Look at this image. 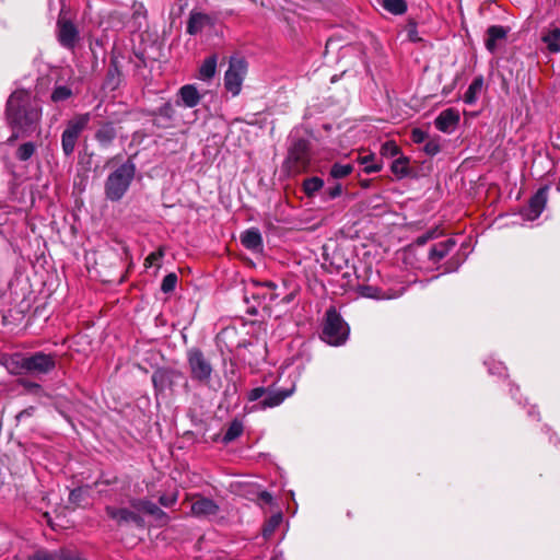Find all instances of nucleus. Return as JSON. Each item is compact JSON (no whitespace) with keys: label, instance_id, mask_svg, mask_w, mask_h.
Here are the masks:
<instances>
[{"label":"nucleus","instance_id":"423d86ee","mask_svg":"<svg viewBox=\"0 0 560 560\" xmlns=\"http://www.w3.org/2000/svg\"><path fill=\"white\" fill-rule=\"evenodd\" d=\"M246 73V60L244 58L232 57L229 62V69L224 74V88L233 96L240 94Z\"/></svg>","mask_w":560,"mask_h":560},{"label":"nucleus","instance_id":"8fccbe9b","mask_svg":"<svg viewBox=\"0 0 560 560\" xmlns=\"http://www.w3.org/2000/svg\"><path fill=\"white\" fill-rule=\"evenodd\" d=\"M20 384L30 393L37 394L42 390V386L31 381H21Z\"/></svg>","mask_w":560,"mask_h":560},{"label":"nucleus","instance_id":"0e129e2a","mask_svg":"<svg viewBox=\"0 0 560 560\" xmlns=\"http://www.w3.org/2000/svg\"><path fill=\"white\" fill-rule=\"evenodd\" d=\"M378 4L385 9V0H377Z\"/></svg>","mask_w":560,"mask_h":560},{"label":"nucleus","instance_id":"f03ea898","mask_svg":"<svg viewBox=\"0 0 560 560\" xmlns=\"http://www.w3.org/2000/svg\"><path fill=\"white\" fill-rule=\"evenodd\" d=\"M136 175V164L128 159L106 178L104 191L106 199L117 202L124 198Z\"/></svg>","mask_w":560,"mask_h":560},{"label":"nucleus","instance_id":"4d7b16f0","mask_svg":"<svg viewBox=\"0 0 560 560\" xmlns=\"http://www.w3.org/2000/svg\"><path fill=\"white\" fill-rule=\"evenodd\" d=\"M20 136H23L21 131L13 129V133L9 137L8 143L12 144L15 140H18Z\"/></svg>","mask_w":560,"mask_h":560},{"label":"nucleus","instance_id":"7ed1b4c3","mask_svg":"<svg viewBox=\"0 0 560 560\" xmlns=\"http://www.w3.org/2000/svg\"><path fill=\"white\" fill-rule=\"evenodd\" d=\"M350 328L337 312L335 306H330L322 324L320 339L332 347H340L349 338Z\"/></svg>","mask_w":560,"mask_h":560},{"label":"nucleus","instance_id":"f704fd0d","mask_svg":"<svg viewBox=\"0 0 560 560\" xmlns=\"http://www.w3.org/2000/svg\"><path fill=\"white\" fill-rule=\"evenodd\" d=\"M353 171V166L349 163H335L330 168V176L336 179L345 178Z\"/></svg>","mask_w":560,"mask_h":560},{"label":"nucleus","instance_id":"72a5a7b5","mask_svg":"<svg viewBox=\"0 0 560 560\" xmlns=\"http://www.w3.org/2000/svg\"><path fill=\"white\" fill-rule=\"evenodd\" d=\"M324 186V180L319 177H311L304 180L303 189L307 196H314Z\"/></svg>","mask_w":560,"mask_h":560},{"label":"nucleus","instance_id":"6ab92c4d","mask_svg":"<svg viewBox=\"0 0 560 560\" xmlns=\"http://www.w3.org/2000/svg\"><path fill=\"white\" fill-rule=\"evenodd\" d=\"M179 101L177 105H183L188 108L197 106L201 100V95L197 88L192 84L183 85L177 93Z\"/></svg>","mask_w":560,"mask_h":560},{"label":"nucleus","instance_id":"a18cd8bd","mask_svg":"<svg viewBox=\"0 0 560 560\" xmlns=\"http://www.w3.org/2000/svg\"><path fill=\"white\" fill-rule=\"evenodd\" d=\"M267 392H268V387H264V386L255 387L252 390H249V393L247 395V399L249 401H256L260 398H265Z\"/></svg>","mask_w":560,"mask_h":560},{"label":"nucleus","instance_id":"f257e3e1","mask_svg":"<svg viewBox=\"0 0 560 560\" xmlns=\"http://www.w3.org/2000/svg\"><path fill=\"white\" fill-rule=\"evenodd\" d=\"M42 110L25 90L14 91L7 101L5 117L12 129L21 131L23 136L33 133L40 120Z\"/></svg>","mask_w":560,"mask_h":560},{"label":"nucleus","instance_id":"b1692460","mask_svg":"<svg viewBox=\"0 0 560 560\" xmlns=\"http://www.w3.org/2000/svg\"><path fill=\"white\" fill-rule=\"evenodd\" d=\"M390 172L397 179L415 175V170L410 166V159L405 155H400L392 162Z\"/></svg>","mask_w":560,"mask_h":560},{"label":"nucleus","instance_id":"cd10ccee","mask_svg":"<svg viewBox=\"0 0 560 560\" xmlns=\"http://www.w3.org/2000/svg\"><path fill=\"white\" fill-rule=\"evenodd\" d=\"M209 18L203 13H191L189 20L187 22V33L190 35H196L202 31Z\"/></svg>","mask_w":560,"mask_h":560},{"label":"nucleus","instance_id":"e2e57ef3","mask_svg":"<svg viewBox=\"0 0 560 560\" xmlns=\"http://www.w3.org/2000/svg\"><path fill=\"white\" fill-rule=\"evenodd\" d=\"M380 153H381V155L385 154V143L381 144Z\"/></svg>","mask_w":560,"mask_h":560},{"label":"nucleus","instance_id":"473e14b6","mask_svg":"<svg viewBox=\"0 0 560 560\" xmlns=\"http://www.w3.org/2000/svg\"><path fill=\"white\" fill-rule=\"evenodd\" d=\"M358 293L362 298L373 299V300H382L384 298V292L381 288L372 284H362L358 288Z\"/></svg>","mask_w":560,"mask_h":560},{"label":"nucleus","instance_id":"4468645a","mask_svg":"<svg viewBox=\"0 0 560 560\" xmlns=\"http://www.w3.org/2000/svg\"><path fill=\"white\" fill-rule=\"evenodd\" d=\"M105 511L110 518L118 523V525L132 523L138 527H144L143 517L133 511L128 509H117L110 505L106 506Z\"/></svg>","mask_w":560,"mask_h":560},{"label":"nucleus","instance_id":"20e7f679","mask_svg":"<svg viewBox=\"0 0 560 560\" xmlns=\"http://www.w3.org/2000/svg\"><path fill=\"white\" fill-rule=\"evenodd\" d=\"M186 359L190 378L200 384L208 385L212 377L213 366L203 351L192 347L187 350Z\"/></svg>","mask_w":560,"mask_h":560},{"label":"nucleus","instance_id":"a878e982","mask_svg":"<svg viewBox=\"0 0 560 560\" xmlns=\"http://www.w3.org/2000/svg\"><path fill=\"white\" fill-rule=\"evenodd\" d=\"M242 245L250 250H256L262 246V237L258 229L252 228L244 231L241 235Z\"/></svg>","mask_w":560,"mask_h":560},{"label":"nucleus","instance_id":"c03bdc74","mask_svg":"<svg viewBox=\"0 0 560 560\" xmlns=\"http://www.w3.org/2000/svg\"><path fill=\"white\" fill-rule=\"evenodd\" d=\"M439 232L438 229H432L423 233L422 235L418 236L415 241V243L419 246L424 245L427 242L434 240L438 237Z\"/></svg>","mask_w":560,"mask_h":560},{"label":"nucleus","instance_id":"1a4fd4ad","mask_svg":"<svg viewBox=\"0 0 560 560\" xmlns=\"http://www.w3.org/2000/svg\"><path fill=\"white\" fill-rule=\"evenodd\" d=\"M57 40L63 48L74 50L80 40V32L71 20L66 18L57 20Z\"/></svg>","mask_w":560,"mask_h":560},{"label":"nucleus","instance_id":"c85d7f7f","mask_svg":"<svg viewBox=\"0 0 560 560\" xmlns=\"http://www.w3.org/2000/svg\"><path fill=\"white\" fill-rule=\"evenodd\" d=\"M483 88V77L482 75H478L476 78H474V80L471 81V83L469 84L468 89L466 90L465 94H464V102L466 104H474L477 100V95L481 92Z\"/></svg>","mask_w":560,"mask_h":560},{"label":"nucleus","instance_id":"c9c22d12","mask_svg":"<svg viewBox=\"0 0 560 560\" xmlns=\"http://www.w3.org/2000/svg\"><path fill=\"white\" fill-rule=\"evenodd\" d=\"M36 151V145L33 142H25L16 150V159L25 162L30 160Z\"/></svg>","mask_w":560,"mask_h":560},{"label":"nucleus","instance_id":"6e6552de","mask_svg":"<svg viewBox=\"0 0 560 560\" xmlns=\"http://www.w3.org/2000/svg\"><path fill=\"white\" fill-rule=\"evenodd\" d=\"M277 284L272 281L258 282L254 281L252 283V288H247L245 292V302L249 303V300H254L257 305H261L262 302L267 301L269 303L275 302L279 294L276 292Z\"/></svg>","mask_w":560,"mask_h":560},{"label":"nucleus","instance_id":"e433bc0d","mask_svg":"<svg viewBox=\"0 0 560 560\" xmlns=\"http://www.w3.org/2000/svg\"><path fill=\"white\" fill-rule=\"evenodd\" d=\"M78 137L70 136L68 133L62 132L61 135V148L66 156L72 155L75 149V144L78 142Z\"/></svg>","mask_w":560,"mask_h":560},{"label":"nucleus","instance_id":"13d9d810","mask_svg":"<svg viewBox=\"0 0 560 560\" xmlns=\"http://www.w3.org/2000/svg\"><path fill=\"white\" fill-rule=\"evenodd\" d=\"M34 560H55V558L49 553H38L34 557Z\"/></svg>","mask_w":560,"mask_h":560},{"label":"nucleus","instance_id":"4c0bfd02","mask_svg":"<svg viewBox=\"0 0 560 560\" xmlns=\"http://www.w3.org/2000/svg\"><path fill=\"white\" fill-rule=\"evenodd\" d=\"M72 96V90L66 85L55 86L51 93V101L55 103L67 101Z\"/></svg>","mask_w":560,"mask_h":560},{"label":"nucleus","instance_id":"f8f14e48","mask_svg":"<svg viewBox=\"0 0 560 560\" xmlns=\"http://www.w3.org/2000/svg\"><path fill=\"white\" fill-rule=\"evenodd\" d=\"M194 502L191 503L190 514L197 518H208L219 513L220 508L218 503L200 494L194 495Z\"/></svg>","mask_w":560,"mask_h":560},{"label":"nucleus","instance_id":"f3484780","mask_svg":"<svg viewBox=\"0 0 560 560\" xmlns=\"http://www.w3.org/2000/svg\"><path fill=\"white\" fill-rule=\"evenodd\" d=\"M26 354L15 352L3 357L2 364L11 375H26Z\"/></svg>","mask_w":560,"mask_h":560},{"label":"nucleus","instance_id":"603ef678","mask_svg":"<svg viewBox=\"0 0 560 560\" xmlns=\"http://www.w3.org/2000/svg\"><path fill=\"white\" fill-rule=\"evenodd\" d=\"M341 192H342V187L340 184H336L335 186L329 187L326 190V194L329 199H335V198L339 197L341 195Z\"/></svg>","mask_w":560,"mask_h":560},{"label":"nucleus","instance_id":"a19ab883","mask_svg":"<svg viewBox=\"0 0 560 560\" xmlns=\"http://www.w3.org/2000/svg\"><path fill=\"white\" fill-rule=\"evenodd\" d=\"M177 280H178V278H177L176 273L171 272V273L166 275L162 280L161 291L163 293L173 292L176 288Z\"/></svg>","mask_w":560,"mask_h":560},{"label":"nucleus","instance_id":"680f3d73","mask_svg":"<svg viewBox=\"0 0 560 560\" xmlns=\"http://www.w3.org/2000/svg\"><path fill=\"white\" fill-rule=\"evenodd\" d=\"M291 300H292V295H291V294H289V295L284 296L282 301H283L284 303H290V302H291Z\"/></svg>","mask_w":560,"mask_h":560},{"label":"nucleus","instance_id":"79ce46f5","mask_svg":"<svg viewBox=\"0 0 560 560\" xmlns=\"http://www.w3.org/2000/svg\"><path fill=\"white\" fill-rule=\"evenodd\" d=\"M423 151L430 156L436 155L441 151L440 138L428 140L423 147Z\"/></svg>","mask_w":560,"mask_h":560},{"label":"nucleus","instance_id":"69168bd1","mask_svg":"<svg viewBox=\"0 0 560 560\" xmlns=\"http://www.w3.org/2000/svg\"><path fill=\"white\" fill-rule=\"evenodd\" d=\"M270 560H281V559H278V558H271Z\"/></svg>","mask_w":560,"mask_h":560},{"label":"nucleus","instance_id":"39448f33","mask_svg":"<svg viewBox=\"0 0 560 560\" xmlns=\"http://www.w3.org/2000/svg\"><path fill=\"white\" fill-rule=\"evenodd\" d=\"M311 161L310 142L299 138L289 148L284 166L289 173H301L307 170Z\"/></svg>","mask_w":560,"mask_h":560},{"label":"nucleus","instance_id":"a211bd4d","mask_svg":"<svg viewBox=\"0 0 560 560\" xmlns=\"http://www.w3.org/2000/svg\"><path fill=\"white\" fill-rule=\"evenodd\" d=\"M117 131L112 121H103L98 125L94 138L102 148H108L115 141Z\"/></svg>","mask_w":560,"mask_h":560},{"label":"nucleus","instance_id":"9d476101","mask_svg":"<svg viewBox=\"0 0 560 560\" xmlns=\"http://www.w3.org/2000/svg\"><path fill=\"white\" fill-rule=\"evenodd\" d=\"M184 377L179 370L171 368H159L152 373V383L156 393L172 389L176 383Z\"/></svg>","mask_w":560,"mask_h":560},{"label":"nucleus","instance_id":"dca6fc26","mask_svg":"<svg viewBox=\"0 0 560 560\" xmlns=\"http://www.w3.org/2000/svg\"><path fill=\"white\" fill-rule=\"evenodd\" d=\"M459 119L458 110L455 108H446L434 119V126L441 132L452 133L459 124Z\"/></svg>","mask_w":560,"mask_h":560},{"label":"nucleus","instance_id":"6e6d98bb","mask_svg":"<svg viewBox=\"0 0 560 560\" xmlns=\"http://www.w3.org/2000/svg\"><path fill=\"white\" fill-rule=\"evenodd\" d=\"M259 499L266 504H271L273 500L272 495L268 491H261L259 493Z\"/></svg>","mask_w":560,"mask_h":560},{"label":"nucleus","instance_id":"c756f323","mask_svg":"<svg viewBox=\"0 0 560 560\" xmlns=\"http://www.w3.org/2000/svg\"><path fill=\"white\" fill-rule=\"evenodd\" d=\"M244 431V425H243V422L238 419H234L229 428L226 429L224 435H223V439H222V442L224 444H229L231 442H233L234 440H236L237 438H240L242 435Z\"/></svg>","mask_w":560,"mask_h":560},{"label":"nucleus","instance_id":"2f4dec72","mask_svg":"<svg viewBox=\"0 0 560 560\" xmlns=\"http://www.w3.org/2000/svg\"><path fill=\"white\" fill-rule=\"evenodd\" d=\"M281 522H282L281 513L271 515L262 526L261 534H262L264 538L269 539L273 535L276 529L280 526Z\"/></svg>","mask_w":560,"mask_h":560},{"label":"nucleus","instance_id":"393cba45","mask_svg":"<svg viewBox=\"0 0 560 560\" xmlns=\"http://www.w3.org/2000/svg\"><path fill=\"white\" fill-rule=\"evenodd\" d=\"M456 245V241L450 237L431 246L429 250V259L438 262L443 259Z\"/></svg>","mask_w":560,"mask_h":560},{"label":"nucleus","instance_id":"4be33fe9","mask_svg":"<svg viewBox=\"0 0 560 560\" xmlns=\"http://www.w3.org/2000/svg\"><path fill=\"white\" fill-rule=\"evenodd\" d=\"M293 393V388L276 390L272 387H268L265 398L260 401V408H273L281 405L285 398L290 397Z\"/></svg>","mask_w":560,"mask_h":560},{"label":"nucleus","instance_id":"5701e85b","mask_svg":"<svg viewBox=\"0 0 560 560\" xmlns=\"http://www.w3.org/2000/svg\"><path fill=\"white\" fill-rule=\"evenodd\" d=\"M90 120L91 115L89 113L78 114L67 122L62 132L79 138L81 132L88 127Z\"/></svg>","mask_w":560,"mask_h":560},{"label":"nucleus","instance_id":"864d4df0","mask_svg":"<svg viewBox=\"0 0 560 560\" xmlns=\"http://www.w3.org/2000/svg\"><path fill=\"white\" fill-rule=\"evenodd\" d=\"M400 152L398 145L396 144V142L394 140H387V153L390 155V156H396L398 155Z\"/></svg>","mask_w":560,"mask_h":560},{"label":"nucleus","instance_id":"052dcab7","mask_svg":"<svg viewBox=\"0 0 560 560\" xmlns=\"http://www.w3.org/2000/svg\"><path fill=\"white\" fill-rule=\"evenodd\" d=\"M247 313H248L249 315H256V314H257V307H256V305L248 306V308H247Z\"/></svg>","mask_w":560,"mask_h":560},{"label":"nucleus","instance_id":"bb28decb","mask_svg":"<svg viewBox=\"0 0 560 560\" xmlns=\"http://www.w3.org/2000/svg\"><path fill=\"white\" fill-rule=\"evenodd\" d=\"M121 77L117 60L112 59L106 74V86L116 90L121 83Z\"/></svg>","mask_w":560,"mask_h":560},{"label":"nucleus","instance_id":"5fc2aeb1","mask_svg":"<svg viewBox=\"0 0 560 560\" xmlns=\"http://www.w3.org/2000/svg\"><path fill=\"white\" fill-rule=\"evenodd\" d=\"M34 411H35V407H28V408L22 410L21 412H19V415L16 416V419L22 420L24 418L32 417L34 415Z\"/></svg>","mask_w":560,"mask_h":560},{"label":"nucleus","instance_id":"de8ad7c7","mask_svg":"<svg viewBox=\"0 0 560 560\" xmlns=\"http://www.w3.org/2000/svg\"><path fill=\"white\" fill-rule=\"evenodd\" d=\"M164 256V250L163 248H159L158 250L151 253L147 258H145V267H150L152 266L153 264H155L158 260H160L162 257Z\"/></svg>","mask_w":560,"mask_h":560},{"label":"nucleus","instance_id":"2eb2a0df","mask_svg":"<svg viewBox=\"0 0 560 560\" xmlns=\"http://www.w3.org/2000/svg\"><path fill=\"white\" fill-rule=\"evenodd\" d=\"M130 505L139 512L153 516L155 521L161 522L162 524H167L170 521L168 515L154 502L148 499H133L130 501Z\"/></svg>","mask_w":560,"mask_h":560},{"label":"nucleus","instance_id":"aec40b11","mask_svg":"<svg viewBox=\"0 0 560 560\" xmlns=\"http://www.w3.org/2000/svg\"><path fill=\"white\" fill-rule=\"evenodd\" d=\"M510 28L502 25H491L487 28L485 46L490 52H494L498 45V40L505 39Z\"/></svg>","mask_w":560,"mask_h":560},{"label":"nucleus","instance_id":"3c124183","mask_svg":"<svg viewBox=\"0 0 560 560\" xmlns=\"http://www.w3.org/2000/svg\"><path fill=\"white\" fill-rule=\"evenodd\" d=\"M417 34H418V32H417V23L415 21H409V23H408V38L411 42H417V40L420 39V38H418Z\"/></svg>","mask_w":560,"mask_h":560},{"label":"nucleus","instance_id":"412c9836","mask_svg":"<svg viewBox=\"0 0 560 560\" xmlns=\"http://www.w3.org/2000/svg\"><path fill=\"white\" fill-rule=\"evenodd\" d=\"M541 42L546 45L547 50L550 54L560 52V27L550 25L542 30Z\"/></svg>","mask_w":560,"mask_h":560},{"label":"nucleus","instance_id":"37998d69","mask_svg":"<svg viewBox=\"0 0 560 560\" xmlns=\"http://www.w3.org/2000/svg\"><path fill=\"white\" fill-rule=\"evenodd\" d=\"M178 499L177 492H172L170 494H162L159 498V503L164 508H172Z\"/></svg>","mask_w":560,"mask_h":560},{"label":"nucleus","instance_id":"ea45409f","mask_svg":"<svg viewBox=\"0 0 560 560\" xmlns=\"http://www.w3.org/2000/svg\"><path fill=\"white\" fill-rule=\"evenodd\" d=\"M374 154H365L360 156L361 164L363 165V171L368 174L377 172L382 168V165L378 163H374Z\"/></svg>","mask_w":560,"mask_h":560},{"label":"nucleus","instance_id":"49530a36","mask_svg":"<svg viewBox=\"0 0 560 560\" xmlns=\"http://www.w3.org/2000/svg\"><path fill=\"white\" fill-rule=\"evenodd\" d=\"M428 138H429L428 132H425L424 130H422L420 128H413L411 130L410 139L415 143H422V142L427 141Z\"/></svg>","mask_w":560,"mask_h":560},{"label":"nucleus","instance_id":"bf43d9fd","mask_svg":"<svg viewBox=\"0 0 560 560\" xmlns=\"http://www.w3.org/2000/svg\"><path fill=\"white\" fill-rule=\"evenodd\" d=\"M116 477L113 479V480H109V479H105L104 477H102L97 483H104V485H110V483H114L116 482Z\"/></svg>","mask_w":560,"mask_h":560},{"label":"nucleus","instance_id":"0eeeda50","mask_svg":"<svg viewBox=\"0 0 560 560\" xmlns=\"http://www.w3.org/2000/svg\"><path fill=\"white\" fill-rule=\"evenodd\" d=\"M26 375H47L56 369L57 355L37 351L26 354Z\"/></svg>","mask_w":560,"mask_h":560},{"label":"nucleus","instance_id":"9b49d317","mask_svg":"<svg viewBox=\"0 0 560 560\" xmlns=\"http://www.w3.org/2000/svg\"><path fill=\"white\" fill-rule=\"evenodd\" d=\"M176 110L171 102L163 103L160 107L149 113L152 124L161 129H168L174 126Z\"/></svg>","mask_w":560,"mask_h":560},{"label":"nucleus","instance_id":"58836bf2","mask_svg":"<svg viewBox=\"0 0 560 560\" xmlns=\"http://www.w3.org/2000/svg\"><path fill=\"white\" fill-rule=\"evenodd\" d=\"M407 9L406 0H387V12L394 15H402L407 12Z\"/></svg>","mask_w":560,"mask_h":560},{"label":"nucleus","instance_id":"7c9ffc66","mask_svg":"<svg viewBox=\"0 0 560 560\" xmlns=\"http://www.w3.org/2000/svg\"><path fill=\"white\" fill-rule=\"evenodd\" d=\"M215 69H217V57L213 55V56H210L207 59H205V61L200 66L199 78L203 81H208V80L212 79L215 74Z\"/></svg>","mask_w":560,"mask_h":560},{"label":"nucleus","instance_id":"ddd939ff","mask_svg":"<svg viewBox=\"0 0 560 560\" xmlns=\"http://www.w3.org/2000/svg\"><path fill=\"white\" fill-rule=\"evenodd\" d=\"M550 189L549 185H545L540 187L535 195H533L528 200L527 211L525 213L528 220H536L544 211L547 200H548V191Z\"/></svg>","mask_w":560,"mask_h":560},{"label":"nucleus","instance_id":"09e8293b","mask_svg":"<svg viewBox=\"0 0 560 560\" xmlns=\"http://www.w3.org/2000/svg\"><path fill=\"white\" fill-rule=\"evenodd\" d=\"M83 490L82 488H75L73 489L69 494V501L74 504H80V502L83 500Z\"/></svg>","mask_w":560,"mask_h":560}]
</instances>
